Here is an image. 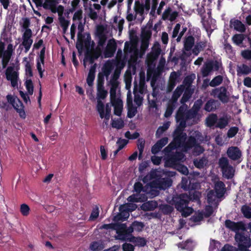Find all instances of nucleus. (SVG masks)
Segmentation results:
<instances>
[{"label":"nucleus","mask_w":251,"mask_h":251,"mask_svg":"<svg viewBox=\"0 0 251 251\" xmlns=\"http://www.w3.org/2000/svg\"><path fill=\"white\" fill-rule=\"evenodd\" d=\"M189 194L182 193L179 195H174L172 201L173 204H188L190 201L196 202L198 204H201L200 198L201 194V192L196 191L192 186L188 192Z\"/></svg>","instance_id":"nucleus-1"},{"label":"nucleus","mask_w":251,"mask_h":251,"mask_svg":"<svg viewBox=\"0 0 251 251\" xmlns=\"http://www.w3.org/2000/svg\"><path fill=\"white\" fill-rule=\"evenodd\" d=\"M185 128L180 126L179 124L178 126L174 131L173 141L164 148V152H170L174 150L180 148V145L182 144V142H184L187 138L186 133L183 132Z\"/></svg>","instance_id":"nucleus-2"},{"label":"nucleus","mask_w":251,"mask_h":251,"mask_svg":"<svg viewBox=\"0 0 251 251\" xmlns=\"http://www.w3.org/2000/svg\"><path fill=\"white\" fill-rule=\"evenodd\" d=\"M190 111V109H188L187 105L185 104H182L177 110L176 119L177 122H179L180 126L186 127L187 121L195 118L194 115H189Z\"/></svg>","instance_id":"nucleus-3"},{"label":"nucleus","mask_w":251,"mask_h":251,"mask_svg":"<svg viewBox=\"0 0 251 251\" xmlns=\"http://www.w3.org/2000/svg\"><path fill=\"white\" fill-rule=\"evenodd\" d=\"M223 70L222 63L218 60H209L204 62L201 68V73L203 77L208 76L212 71Z\"/></svg>","instance_id":"nucleus-4"},{"label":"nucleus","mask_w":251,"mask_h":251,"mask_svg":"<svg viewBox=\"0 0 251 251\" xmlns=\"http://www.w3.org/2000/svg\"><path fill=\"white\" fill-rule=\"evenodd\" d=\"M180 147L184 151H186L194 148V151L198 152L199 154L202 153L204 151V149L201 146L200 143H198L196 138L193 136H189L186 141L182 142Z\"/></svg>","instance_id":"nucleus-5"},{"label":"nucleus","mask_w":251,"mask_h":251,"mask_svg":"<svg viewBox=\"0 0 251 251\" xmlns=\"http://www.w3.org/2000/svg\"><path fill=\"white\" fill-rule=\"evenodd\" d=\"M143 185L141 182H136L134 185V190L137 193L133 194L127 198V201L130 202H145L147 200V197L144 194L139 193L143 190Z\"/></svg>","instance_id":"nucleus-6"},{"label":"nucleus","mask_w":251,"mask_h":251,"mask_svg":"<svg viewBox=\"0 0 251 251\" xmlns=\"http://www.w3.org/2000/svg\"><path fill=\"white\" fill-rule=\"evenodd\" d=\"M235 239L240 251H248V248L251 246V239L247 235L237 233L235 234Z\"/></svg>","instance_id":"nucleus-7"},{"label":"nucleus","mask_w":251,"mask_h":251,"mask_svg":"<svg viewBox=\"0 0 251 251\" xmlns=\"http://www.w3.org/2000/svg\"><path fill=\"white\" fill-rule=\"evenodd\" d=\"M136 205H120L119 207V213L114 217L115 221L125 220L129 216V212L136 208Z\"/></svg>","instance_id":"nucleus-8"},{"label":"nucleus","mask_w":251,"mask_h":251,"mask_svg":"<svg viewBox=\"0 0 251 251\" xmlns=\"http://www.w3.org/2000/svg\"><path fill=\"white\" fill-rule=\"evenodd\" d=\"M164 152L168 154L165 158V166L166 167H173L177 165L183 156V154L180 152L174 153L171 151L170 152Z\"/></svg>","instance_id":"nucleus-9"},{"label":"nucleus","mask_w":251,"mask_h":251,"mask_svg":"<svg viewBox=\"0 0 251 251\" xmlns=\"http://www.w3.org/2000/svg\"><path fill=\"white\" fill-rule=\"evenodd\" d=\"M96 108L101 119L104 118L107 121L109 120L111 109L109 103H106L105 106L101 100H97Z\"/></svg>","instance_id":"nucleus-10"},{"label":"nucleus","mask_w":251,"mask_h":251,"mask_svg":"<svg viewBox=\"0 0 251 251\" xmlns=\"http://www.w3.org/2000/svg\"><path fill=\"white\" fill-rule=\"evenodd\" d=\"M120 226H124V229L121 232H118V235L115 236L116 239L123 241L127 240L132 241V238H134V237L131 236V233L134 229L133 226L132 225L128 228H126V224H120Z\"/></svg>","instance_id":"nucleus-11"},{"label":"nucleus","mask_w":251,"mask_h":251,"mask_svg":"<svg viewBox=\"0 0 251 251\" xmlns=\"http://www.w3.org/2000/svg\"><path fill=\"white\" fill-rule=\"evenodd\" d=\"M214 95H217L218 99L223 103H227L229 100V95L227 89L225 86H221L212 91Z\"/></svg>","instance_id":"nucleus-12"},{"label":"nucleus","mask_w":251,"mask_h":251,"mask_svg":"<svg viewBox=\"0 0 251 251\" xmlns=\"http://www.w3.org/2000/svg\"><path fill=\"white\" fill-rule=\"evenodd\" d=\"M32 35V32L31 29L25 30L23 34L22 45L24 47L25 52V53H27L29 51L33 43V40L31 39Z\"/></svg>","instance_id":"nucleus-13"},{"label":"nucleus","mask_w":251,"mask_h":251,"mask_svg":"<svg viewBox=\"0 0 251 251\" xmlns=\"http://www.w3.org/2000/svg\"><path fill=\"white\" fill-rule=\"evenodd\" d=\"M77 39L76 43V48L79 52H81L83 50V39L85 37V34H82L84 30L83 25L80 22L78 25Z\"/></svg>","instance_id":"nucleus-14"},{"label":"nucleus","mask_w":251,"mask_h":251,"mask_svg":"<svg viewBox=\"0 0 251 251\" xmlns=\"http://www.w3.org/2000/svg\"><path fill=\"white\" fill-rule=\"evenodd\" d=\"M225 226L227 228L235 232L236 234L239 233V231H244L246 229L244 224L242 222L235 223L229 220L226 221Z\"/></svg>","instance_id":"nucleus-15"},{"label":"nucleus","mask_w":251,"mask_h":251,"mask_svg":"<svg viewBox=\"0 0 251 251\" xmlns=\"http://www.w3.org/2000/svg\"><path fill=\"white\" fill-rule=\"evenodd\" d=\"M6 78L11 81L12 87H15L18 86V73L13 71V68L8 67L5 73Z\"/></svg>","instance_id":"nucleus-16"},{"label":"nucleus","mask_w":251,"mask_h":251,"mask_svg":"<svg viewBox=\"0 0 251 251\" xmlns=\"http://www.w3.org/2000/svg\"><path fill=\"white\" fill-rule=\"evenodd\" d=\"M117 49V44L115 40L113 39L110 40L104 51V55L105 58H109L113 56Z\"/></svg>","instance_id":"nucleus-17"},{"label":"nucleus","mask_w":251,"mask_h":251,"mask_svg":"<svg viewBox=\"0 0 251 251\" xmlns=\"http://www.w3.org/2000/svg\"><path fill=\"white\" fill-rule=\"evenodd\" d=\"M226 153L228 157L234 161L238 160L242 156V152L237 147L228 148Z\"/></svg>","instance_id":"nucleus-18"},{"label":"nucleus","mask_w":251,"mask_h":251,"mask_svg":"<svg viewBox=\"0 0 251 251\" xmlns=\"http://www.w3.org/2000/svg\"><path fill=\"white\" fill-rule=\"evenodd\" d=\"M229 26L230 28H233L234 30L241 33L245 32L246 29L245 25L241 21L234 18L230 20Z\"/></svg>","instance_id":"nucleus-19"},{"label":"nucleus","mask_w":251,"mask_h":251,"mask_svg":"<svg viewBox=\"0 0 251 251\" xmlns=\"http://www.w3.org/2000/svg\"><path fill=\"white\" fill-rule=\"evenodd\" d=\"M173 183V181L170 178H161L157 180V187L160 189L165 190L170 187Z\"/></svg>","instance_id":"nucleus-20"},{"label":"nucleus","mask_w":251,"mask_h":251,"mask_svg":"<svg viewBox=\"0 0 251 251\" xmlns=\"http://www.w3.org/2000/svg\"><path fill=\"white\" fill-rule=\"evenodd\" d=\"M114 107V113L115 115L120 116L123 109V101L120 99L114 100L111 101Z\"/></svg>","instance_id":"nucleus-21"},{"label":"nucleus","mask_w":251,"mask_h":251,"mask_svg":"<svg viewBox=\"0 0 251 251\" xmlns=\"http://www.w3.org/2000/svg\"><path fill=\"white\" fill-rule=\"evenodd\" d=\"M12 106L16 111L19 114V116L23 119H25L26 114L24 110V106L22 101L17 98L15 103L13 104Z\"/></svg>","instance_id":"nucleus-22"},{"label":"nucleus","mask_w":251,"mask_h":251,"mask_svg":"<svg viewBox=\"0 0 251 251\" xmlns=\"http://www.w3.org/2000/svg\"><path fill=\"white\" fill-rule=\"evenodd\" d=\"M176 208L185 217L189 216L194 211L193 208L188 205H176Z\"/></svg>","instance_id":"nucleus-23"},{"label":"nucleus","mask_w":251,"mask_h":251,"mask_svg":"<svg viewBox=\"0 0 251 251\" xmlns=\"http://www.w3.org/2000/svg\"><path fill=\"white\" fill-rule=\"evenodd\" d=\"M152 24L151 23L150 24L148 23L145 27L142 28L141 35V39H143V40L145 39L147 40H150L152 35Z\"/></svg>","instance_id":"nucleus-24"},{"label":"nucleus","mask_w":251,"mask_h":251,"mask_svg":"<svg viewBox=\"0 0 251 251\" xmlns=\"http://www.w3.org/2000/svg\"><path fill=\"white\" fill-rule=\"evenodd\" d=\"M221 198L213 190H211L207 193V201L208 204H212L213 202H214V204H218Z\"/></svg>","instance_id":"nucleus-25"},{"label":"nucleus","mask_w":251,"mask_h":251,"mask_svg":"<svg viewBox=\"0 0 251 251\" xmlns=\"http://www.w3.org/2000/svg\"><path fill=\"white\" fill-rule=\"evenodd\" d=\"M215 193L220 197H223L226 192V186L222 181H217L215 183L214 190Z\"/></svg>","instance_id":"nucleus-26"},{"label":"nucleus","mask_w":251,"mask_h":251,"mask_svg":"<svg viewBox=\"0 0 251 251\" xmlns=\"http://www.w3.org/2000/svg\"><path fill=\"white\" fill-rule=\"evenodd\" d=\"M95 46V43L91 40V35L89 33H86L85 37L83 39V49L85 48L86 51L92 50Z\"/></svg>","instance_id":"nucleus-27"},{"label":"nucleus","mask_w":251,"mask_h":251,"mask_svg":"<svg viewBox=\"0 0 251 251\" xmlns=\"http://www.w3.org/2000/svg\"><path fill=\"white\" fill-rule=\"evenodd\" d=\"M184 90V87L183 85H180L176 87L174 91L171 100H169L173 103H176L178 99L181 95Z\"/></svg>","instance_id":"nucleus-28"},{"label":"nucleus","mask_w":251,"mask_h":251,"mask_svg":"<svg viewBox=\"0 0 251 251\" xmlns=\"http://www.w3.org/2000/svg\"><path fill=\"white\" fill-rule=\"evenodd\" d=\"M97 65L94 64L92 65L89 71L88 76L86 79V81L89 86H92L93 85L94 80L95 78V72Z\"/></svg>","instance_id":"nucleus-29"},{"label":"nucleus","mask_w":251,"mask_h":251,"mask_svg":"<svg viewBox=\"0 0 251 251\" xmlns=\"http://www.w3.org/2000/svg\"><path fill=\"white\" fill-rule=\"evenodd\" d=\"M184 92L183 94L182 98L180 99V102L181 104H185L191 98L192 94L194 93V89L192 88L184 87Z\"/></svg>","instance_id":"nucleus-30"},{"label":"nucleus","mask_w":251,"mask_h":251,"mask_svg":"<svg viewBox=\"0 0 251 251\" xmlns=\"http://www.w3.org/2000/svg\"><path fill=\"white\" fill-rule=\"evenodd\" d=\"M202 105V101L201 99L197 100L195 102L192 108L190 109L189 115H194L195 118L198 115V112L200 111Z\"/></svg>","instance_id":"nucleus-31"},{"label":"nucleus","mask_w":251,"mask_h":251,"mask_svg":"<svg viewBox=\"0 0 251 251\" xmlns=\"http://www.w3.org/2000/svg\"><path fill=\"white\" fill-rule=\"evenodd\" d=\"M120 223H114L110 224H104L101 226L102 229H112L116 231V233L118 235V232H121L124 228V226H120Z\"/></svg>","instance_id":"nucleus-32"},{"label":"nucleus","mask_w":251,"mask_h":251,"mask_svg":"<svg viewBox=\"0 0 251 251\" xmlns=\"http://www.w3.org/2000/svg\"><path fill=\"white\" fill-rule=\"evenodd\" d=\"M207 44L206 40L197 42L192 50L193 53L197 55L201 51L203 50L206 48Z\"/></svg>","instance_id":"nucleus-33"},{"label":"nucleus","mask_w":251,"mask_h":251,"mask_svg":"<svg viewBox=\"0 0 251 251\" xmlns=\"http://www.w3.org/2000/svg\"><path fill=\"white\" fill-rule=\"evenodd\" d=\"M218 121V116L216 114H209L206 118V124L208 127H211L215 126Z\"/></svg>","instance_id":"nucleus-34"},{"label":"nucleus","mask_w":251,"mask_h":251,"mask_svg":"<svg viewBox=\"0 0 251 251\" xmlns=\"http://www.w3.org/2000/svg\"><path fill=\"white\" fill-rule=\"evenodd\" d=\"M223 176L227 179L232 178L234 175V170L231 165L221 170Z\"/></svg>","instance_id":"nucleus-35"},{"label":"nucleus","mask_w":251,"mask_h":251,"mask_svg":"<svg viewBox=\"0 0 251 251\" xmlns=\"http://www.w3.org/2000/svg\"><path fill=\"white\" fill-rule=\"evenodd\" d=\"M196 78V75L192 73L185 77L183 81V85L184 87H192V84Z\"/></svg>","instance_id":"nucleus-36"},{"label":"nucleus","mask_w":251,"mask_h":251,"mask_svg":"<svg viewBox=\"0 0 251 251\" xmlns=\"http://www.w3.org/2000/svg\"><path fill=\"white\" fill-rule=\"evenodd\" d=\"M114 68V65L113 62L111 61H107L104 65L102 68V73L107 77L111 73L112 70Z\"/></svg>","instance_id":"nucleus-37"},{"label":"nucleus","mask_w":251,"mask_h":251,"mask_svg":"<svg viewBox=\"0 0 251 251\" xmlns=\"http://www.w3.org/2000/svg\"><path fill=\"white\" fill-rule=\"evenodd\" d=\"M204 110L207 112L214 111L216 109V101L211 99L204 105Z\"/></svg>","instance_id":"nucleus-38"},{"label":"nucleus","mask_w":251,"mask_h":251,"mask_svg":"<svg viewBox=\"0 0 251 251\" xmlns=\"http://www.w3.org/2000/svg\"><path fill=\"white\" fill-rule=\"evenodd\" d=\"M195 39L192 36H189L185 39L184 48L186 51H190L194 46Z\"/></svg>","instance_id":"nucleus-39"},{"label":"nucleus","mask_w":251,"mask_h":251,"mask_svg":"<svg viewBox=\"0 0 251 251\" xmlns=\"http://www.w3.org/2000/svg\"><path fill=\"white\" fill-rule=\"evenodd\" d=\"M176 107V103H173L169 100L164 115V117L167 118L170 117L172 115Z\"/></svg>","instance_id":"nucleus-40"},{"label":"nucleus","mask_w":251,"mask_h":251,"mask_svg":"<svg viewBox=\"0 0 251 251\" xmlns=\"http://www.w3.org/2000/svg\"><path fill=\"white\" fill-rule=\"evenodd\" d=\"M229 119L226 117H222L218 119L217 124L215 126L216 127L219 128L220 129H223L226 127L228 124Z\"/></svg>","instance_id":"nucleus-41"},{"label":"nucleus","mask_w":251,"mask_h":251,"mask_svg":"<svg viewBox=\"0 0 251 251\" xmlns=\"http://www.w3.org/2000/svg\"><path fill=\"white\" fill-rule=\"evenodd\" d=\"M107 91L104 89V87L97 88V100H104L107 96Z\"/></svg>","instance_id":"nucleus-42"},{"label":"nucleus","mask_w":251,"mask_h":251,"mask_svg":"<svg viewBox=\"0 0 251 251\" xmlns=\"http://www.w3.org/2000/svg\"><path fill=\"white\" fill-rule=\"evenodd\" d=\"M89 248L92 251H97L102 250L103 245L101 241H93L90 244Z\"/></svg>","instance_id":"nucleus-43"},{"label":"nucleus","mask_w":251,"mask_h":251,"mask_svg":"<svg viewBox=\"0 0 251 251\" xmlns=\"http://www.w3.org/2000/svg\"><path fill=\"white\" fill-rule=\"evenodd\" d=\"M170 126L169 123H165L162 126H160L157 129L155 133V136L157 138H160L162 134L167 130Z\"/></svg>","instance_id":"nucleus-44"},{"label":"nucleus","mask_w":251,"mask_h":251,"mask_svg":"<svg viewBox=\"0 0 251 251\" xmlns=\"http://www.w3.org/2000/svg\"><path fill=\"white\" fill-rule=\"evenodd\" d=\"M244 39V35L242 34H235L232 37L233 43L237 46L242 44Z\"/></svg>","instance_id":"nucleus-45"},{"label":"nucleus","mask_w":251,"mask_h":251,"mask_svg":"<svg viewBox=\"0 0 251 251\" xmlns=\"http://www.w3.org/2000/svg\"><path fill=\"white\" fill-rule=\"evenodd\" d=\"M223 81V77L222 75H219L214 77L210 82V86L215 87L221 84Z\"/></svg>","instance_id":"nucleus-46"},{"label":"nucleus","mask_w":251,"mask_h":251,"mask_svg":"<svg viewBox=\"0 0 251 251\" xmlns=\"http://www.w3.org/2000/svg\"><path fill=\"white\" fill-rule=\"evenodd\" d=\"M134 8L136 13L140 14L141 16H142L144 14L143 4L141 3L138 0H135Z\"/></svg>","instance_id":"nucleus-47"},{"label":"nucleus","mask_w":251,"mask_h":251,"mask_svg":"<svg viewBox=\"0 0 251 251\" xmlns=\"http://www.w3.org/2000/svg\"><path fill=\"white\" fill-rule=\"evenodd\" d=\"M127 117L129 118H133L137 113V108L133 105L127 106Z\"/></svg>","instance_id":"nucleus-48"},{"label":"nucleus","mask_w":251,"mask_h":251,"mask_svg":"<svg viewBox=\"0 0 251 251\" xmlns=\"http://www.w3.org/2000/svg\"><path fill=\"white\" fill-rule=\"evenodd\" d=\"M161 52L160 49H157L153 50L151 53L148 54V59L152 61L157 59L159 56Z\"/></svg>","instance_id":"nucleus-49"},{"label":"nucleus","mask_w":251,"mask_h":251,"mask_svg":"<svg viewBox=\"0 0 251 251\" xmlns=\"http://www.w3.org/2000/svg\"><path fill=\"white\" fill-rule=\"evenodd\" d=\"M60 25L62 28L63 32L65 33L68 28L70 22L65 19L64 17H58Z\"/></svg>","instance_id":"nucleus-50"},{"label":"nucleus","mask_w":251,"mask_h":251,"mask_svg":"<svg viewBox=\"0 0 251 251\" xmlns=\"http://www.w3.org/2000/svg\"><path fill=\"white\" fill-rule=\"evenodd\" d=\"M24 61H26L25 65V71L26 75H28L29 77H32L33 76V72L30 62L28 61H27L26 57L24 58Z\"/></svg>","instance_id":"nucleus-51"},{"label":"nucleus","mask_w":251,"mask_h":251,"mask_svg":"<svg viewBox=\"0 0 251 251\" xmlns=\"http://www.w3.org/2000/svg\"><path fill=\"white\" fill-rule=\"evenodd\" d=\"M25 84L28 94L31 95H32L33 93L34 86L32 80L31 79H26Z\"/></svg>","instance_id":"nucleus-52"},{"label":"nucleus","mask_w":251,"mask_h":251,"mask_svg":"<svg viewBox=\"0 0 251 251\" xmlns=\"http://www.w3.org/2000/svg\"><path fill=\"white\" fill-rule=\"evenodd\" d=\"M218 164L221 170L230 165L228 160L226 157H221L219 160Z\"/></svg>","instance_id":"nucleus-53"},{"label":"nucleus","mask_w":251,"mask_h":251,"mask_svg":"<svg viewBox=\"0 0 251 251\" xmlns=\"http://www.w3.org/2000/svg\"><path fill=\"white\" fill-rule=\"evenodd\" d=\"M242 212L245 217L247 218L251 217V207L248 205H244L242 208Z\"/></svg>","instance_id":"nucleus-54"},{"label":"nucleus","mask_w":251,"mask_h":251,"mask_svg":"<svg viewBox=\"0 0 251 251\" xmlns=\"http://www.w3.org/2000/svg\"><path fill=\"white\" fill-rule=\"evenodd\" d=\"M204 216V214L203 212L198 211L195 213L194 215L191 217V219L195 222H198L202 220Z\"/></svg>","instance_id":"nucleus-55"},{"label":"nucleus","mask_w":251,"mask_h":251,"mask_svg":"<svg viewBox=\"0 0 251 251\" xmlns=\"http://www.w3.org/2000/svg\"><path fill=\"white\" fill-rule=\"evenodd\" d=\"M99 37V41L98 43V47H103L104 45H105L106 40H107V37L106 36L103 34V33H100L98 35Z\"/></svg>","instance_id":"nucleus-56"},{"label":"nucleus","mask_w":251,"mask_h":251,"mask_svg":"<svg viewBox=\"0 0 251 251\" xmlns=\"http://www.w3.org/2000/svg\"><path fill=\"white\" fill-rule=\"evenodd\" d=\"M104 75L102 73H99L98 75L97 78V88L98 87H104Z\"/></svg>","instance_id":"nucleus-57"},{"label":"nucleus","mask_w":251,"mask_h":251,"mask_svg":"<svg viewBox=\"0 0 251 251\" xmlns=\"http://www.w3.org/2000/svg\"><path fill=\"white\" fill-rule=\"evenodd\" d=\"M239 128L237 126L230 127L227 131V136L228 138H231L234 137L238 132Z\"/></svg>","instance_id":"nucleus-58"},{"label":"nucleus","mask_w":251,"mask_h":251,"mask_svg":"<svg viewBox=\"0 0 251 251\" xmlns=\"http://www.w3.org/2000/svg\"><path fill=\"white\" fill-rule=\"evenodd\" d=\"M84 58L85 60H86L87 61H89L90 64H93L95 60H96L94 56H92V50L86 51Z\"/></svg>","instance_id":"nucleus-59"},{"label":"nucleus","mask_w":251,"mask_h":251,"mask_svg":"<svg viewBox=\"0 0 251 251\" xmlns=\"http://www.w3.org/2000/svg\"><path fill=\"white\" fill-rule=\"evenodd\" d=\"M112 126L117 129H121L124 126V121L121 119L113 121L111 124Z\"/></svg>","instance_id":"nucleus-60"},{"label":"nucleus","mask_w":251,"mask_h":251,"mask_svg":"<svg viewBox=\"0 0 251 251\" xmlns=\"http://www.w3.org/2000/svg\"><path fill=\"white\" fill-rule=\"evenodd\" d=\"M128 141L126 139L119 138L116 144L118 145V149L120 150H122L128 143Z\"/></svg>","instance_id":"nucleus-61"},{"label":"nucleus","mask_w":251,"mask_h":251,"mask_svg":"<svg viewBox=\"0 0 251 251\" xmlns=\"http://www.w3.org/2000/svg\"><path fill=\"white\" fill-rule=\"evenodd\" d=\"M145 140H140V139L138 140V143L137 144V147H138V149L139 151V159L141 157L142 154L144 151V147H145Z\"/></svg>","instance_id":"nucleus-62"},{"label":"nucleus","mask_w":251,"mask_h":251,"mask_svg":"<svg viewBox=\"0 0 251 251\" xmlns=\"http://www.w3.org/2000/svg\"><path fill=\"white\" fill-rule=\"evenodd\" d=\"M242 56L246 60H251V50H245L241 52Z\"/></svg>","instance_id":"nucleus-63"},{"label":"nucleus","mask_w":251,"mask_h":251,"mask_svg":"<svg viewBox=\"0 0 251 251\" xmlns=\"http://www.w3.org/2000/svg\"><path fill=\"white\" fill-rule=\"evenodd\" d=\"M221 251H238V249L235 247L226 244L222 248Z\"/></svg>","instance_id":"nucleus-64"}]
</instances>
